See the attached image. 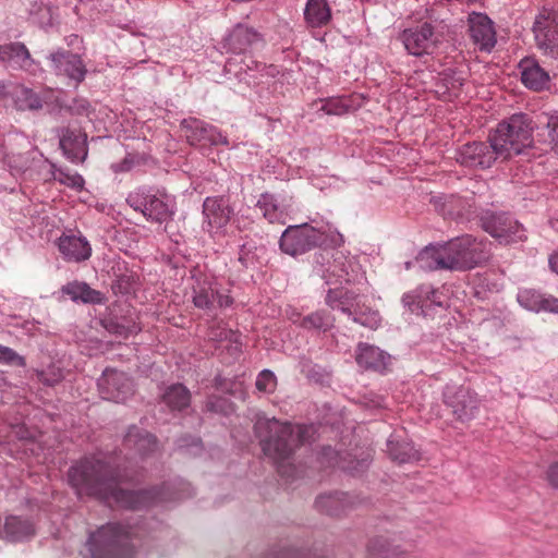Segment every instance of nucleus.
I'll list each match as a JSON object with an SVG mask.
<instances>
[{
	"label": "nucleus",
	"mask_w": 558,
	"mask_h": 558,
	"mask_svg": "<svg viewBox=\"0 0 558 558\" xmlns=\"http://www.w3.org/2000/svg\"><path fill=\"white\" fill-rule=\"evenodd\" d=\"M68 478L78 496L96 497L109 506L140 510L163 500L156 489L120 488L119 483L131 477L96 458H85L71 466Z\"/></svg>",
	"instance_id": "f257e3e1"
},
{
	"label": "nucleus",
	"mask_w": 558,
	"mask_h": 558,
	"mask_svg": "<svg viewBox=\"0 0 558 558\" xmlns=\"http://www.w3.org/2000/svg\"><path fill=\"white\" fill-rule=\"evenodd\" d=\"M262 448L268 458L277 464L282 476H291L293 466L290 459L294 451L313 435V427L292 425L276 418L258 417L254 425Z\"/></svg>",
	"instance_id": "f03ea898"
},
{
	"label": "nucleus",
	"mask_w": 558,
	"mask_h": 558,
	"mask_svg": "<svg viewBox=\"0 0 558 558\" xmlns=\"http://www.w3.org/2000/svg\"><path fill=\"white\" fill-rule=\"evenodd\" d=\"M487 243L472 235L452 239L442 245L427 246L416 257L425 270H468L488 259Z\"/></svg>",
	"instance_id": "7ed1b4c3"
},
{
	"label": "nucleus",
	"mask_w": 558,
	"mask_h": 558,
	"mask_svg": "<svg viewBox=\"0 0 558 558\" xmlns=\"http://www.w3.org/2000/svg\"><path fill=\"white\" fill-rule=\"evenodd\" d=\"M533 125L525 114H513L507 121L500 122L488 140L500 156L508 160L531 147Z\"/></svg>",
	"instance_id": "20e7f679"
},
{
	"label": "nucleus",
	"mask_w": 558,
	"mask_h": 558,
	"mask_svg": "<svg viewBox=\"0 0 558 558\" xmlns=\"http://www.w3.org/2000/svg\"><path fill=\"white\" fill-rule=\"evenodd\" d=\"M133 531L121 523H107L93 532L87 541L93 558H131Z\"/></svg>",
	"instance_id": "39448f33"
},
{
	"label": "nucleus",
	"mask_w": 558,
	"mask_h": 558,
	"mask_svg": "<svg viewBox=\"0 0 558 558\" xmlns=\"http://www.w3.org/2000/svg\"><path fill=\"white\" fill-rule=\"evenodd\" d=\"M126 203L148 220L162 223L170 220L175 213L174 199L167 194H150L145 191L130 193Z\"/></svg>",
	"instance_id": "423d86ee"
},
{
	"label": "nucleus",
	"mask_w": 558,
	"mask_h": 558,
	"mask_svg": "<svg viewBox=\"0 0 558 558\" xmlns=\"http://www.w3.org/2000/svg\"><path fill=\"white\" fill-rule=\"evenodd\" d=\"M327 235L325 231L303 223L300 226H290L280 238V248L283 253L291 256L304 254L316 246L326 244Z\"/></svg>",
	"instance_id": "0eeeda50"
},
{
	"label": "nucleus",
	"mask_w": 558,
	"mask_h": 558,
	"mask_svg": "<svg viewBox=\"0 0 558 558\" xmlns=\"http://www.w3.org/2000/svg\"><path fill=\"white\" fill-rule=\"evenodd\" d=\"M534 34L538 48L558 58V11L543 10L534 23Z\"/></svg>",
	"instance_id": "6e6552de"
},
{
	"label": "nucleus",
	"mask_w": 558,
	"mask_h": 558,
	"mask_svg": "<svg viewBox=\"0 0 558 558\" xmlns=\"http://www.w3.org/2000/svg\"><path fill=\"white\" fill-rule=\"evenodd\" d=\"M482 223L484 230L500 243L508 244L525 238L522 225L507 214H487Z\"/></svg>",
	"instance_id": "1a4fd4ad"
},
{
	"label": "nucleus",
	"mask_w": 558,
	"mask_h": 558,
	"mask_svg": "<svg viewBox=\"0 0 558 558\" xmlns=\"http://www.w3.org/2000/svg\"><path fill=\"white\" fill-rule=\"evenodd\" d=\"M445 403L452 409V414L462 423L470 422L478 413L480 402L476 395L463 387L448 386L444 392Z\"/></svg>",
	"instance_id": "9d476101"
},
{
	"label": "nucleus",
	"mask_w": 558,
	"mask_h": 558,
	"mask_svg": "<svg viewBox=\"0 0 558 558\" xmlns=\"http://www.w3.org/2000/svg\"><path fill=\"white\" fill-rule=\"evenodd\" d=\"M182 128L187 142L193 146L208 147L229 144L227 136L218 128L201 120H184Z\"/></svg>",
	"instance_id": "9b49d317"
},
{
	"label": "nucleus",
	"mask_w": 558,
	"mask_h": 558,
	"mask_svg": "<svg viewBox=\"0 0 558 558\" xmlns=\"http://www.w3.org/2000/svg\"><path fill=\"white\" fill-rule=\"evenodd\" d=\"M402 41L405 49L413 56L433 53L439 41V36L434 32L433 26L424 23L402 33Z\"/></svg>",
	"instance_id": "f8f14e48"
},
{
	"label": "nucleus",
	"mask_w": 558,
	"mask_h": 558,
	"mask_svg": "<svg viewBox=\"0 0 558 558\" xmlns=\"http://www.w3.org/2000/svg\"><path fill=\"white\" fill-rule=\"evenodd\" d=\"M104 399L124 402L133 395V383L123 372L107 368L98 381Z\"/></svg>",
	"instance_id": "ddd939ff"
},
{
	"label": "nucleus",
	"mask_w": 558,
	"mask_h": 558,
	"mask_svg": "<svg viewBox=\"0 0 558 558\" xmlns=\"http://www.w3.org/2000/svg\"><path fill=\"white\" fill-rule=\"evenodd\" d=\"M497 159H500L493 143L473 142L468 143L460 149L457 160L469 168H489Z\"/></svg>",
	"instance_id": "4468645a"
},
{
	"label": "nucleus",
	"mask_w": 558,
	"mask_h": 558,
	"mask_svg": "<svg viewBox=\"0 0 558 558\" xmlns=\"http://www.w3.org/2000/svg\"><path fill=\"white\" fill-rule=\"evenodd\" d=\"M204 228L211 234L220 232L230 221L232 209L223 196L207 197L203 203Z\"/></svg>",
	"instance_id": "2eb2a0df"
},
{
	"label": "nucleus",
	"mask_w": 558,
	"mask_h": 558,
	"mask_svg": "<svg viewBox=\"0 0 558 558\" xmlns=\"http://www.w3.org/2000/svg\"><path fill=\"white\" fill-rule=\"evenodd\" d=\"M50 60L57 75L68 77L76 85L84 81L86 68L78 54L62 50L51 53Z\"/></svg>",
	"instance_id": "dca6fc26"
},
{
	"label": "nucleus",
	"mask_w": 558,
	"mask_h": 558,
	"mask_svg": "<svg viewBox=\"0 0 558 558\" xmlns=\"http://www.w3.org/2000/svg\"><path fill=\"white\" fill-rule=\"evenodd\" d=\"M193 304L195 307L206 311H213L216 307H228L232 304V299L228 294L220 293L210 281H197L193 287Z\"/></svg>",
	"instance_id": "f3484780"
},
{
	"label": "nucleus",
	"mask_w": 558,
	"mask_h": 558,
	"mask_svg": "<svg viewBox=\"0 0 558 558\" xmlns=\"http://www.w3.org/2000/svg\"><path fill=\"white\" fill-rule=\"evenodd\" d=\"M469 33L474 45L481 50L490 51L496 44V32L489 17L482 13L469 16Z\"/></svg>",
	"instance_id": "a211bd4d"
},
{
	"label": "nucleus",
	"mask_w": 558,
	"mask_h": 558,
	"mask_svg": "<svg viewBox=\"0 0 558 558\" xmlns=\"http://www.w3.org/2000/svg\"><path fill=\"white\" fill-rule=\"evenodd\" d=\"M258 40L259 34L257 32L244 24H238L225 38L223 48L227 52L245 53Z\"/></svg>",
	"instance_id": "6ab92c4d"
},
{
	"label": "nucleus",
	"mask_w": 558,
	"mask_h": 558,
	"mask_svg": "<svg viewBox=\"0 0 558 558\" xmlns=\"http://www.w3.org/2000/svg\"><path fill=\"white\" fill-rule=\"evenodd\" d=\"M58 247L63 258L69 262H82L89 258L92 254L89 243L84 238L76 235L61 236Z\"/></svg>",
	"instance_id": "aec40b11"
},
{
	"label": "nucleus",
	"mask_w": 558,
	"mask_h": 558,
	"mask_svg": "<svg viewBox=\"0 0 558 558\" xmlns=\"http://www.w3.org/2000/svg\"><path fill=\"white\" fill-rule=\"evenodd\" d=\"M518 302L529 311L558 313V299L551 295L545 296L534 289L520 290Z\"/></svg>",
	"instance_id": "412c9836"
},
{
	"label": "nucleus",
	"mask_w": 558,
	"mask_h": 558,
	"mask_svg": "<svg viewBox=\"0 0 558 558\" xmlns=\"http://www.w3.org/2000/svg\"><path fill=\"white\" fill-rule=\"evenodd\" d=\"M87 136L81 129H66L60 138V146L72 160L83 161L87 156Z\"/></svg>",
	"instance_id": "4be33fe9"
},
{
	"label": "nucleus",
	"mask_w": 558,
	"mask_h": 558,
	"mask_svg": "<svg viewBox=\"0 0 558 558\" xmlns=\"http://www.w3.org/2000/svg\"><path fill=\"white\" fill-rule=\"evenodd\" d=\"M520 69L521 81L527 88L538 92L547 87L549 75L535 60H522Z\"/></svg>",
	"instance_id": "5701e85b"
},
{
	"label": "nucleus",
	"mask_w": 558,
	"mask_h": 558,
	"mask_svg": "<svg viewBox=\"0 0 558 558\" xmlns=\"http://www.w3.org/2000/svg\"><path fill=\"white\" fill-rule=\"evenodd\" d=\"M355 359L356 363L364 368L384 371L390 356L377 347L360 343Z\"/></svg>",
	"instance_id": "b1692460"
},
{
	"label": "nucleus",
	"mask_w": 558,
	"mask_h": 558,
	"mask_svg": "<svg viewBox=\"0 0 558 558\" xmlns=\"http://www.w3.org/2000/svg\"><path fill=\"white\" fill-rule=\"evenodd\" d=\"M0 59L14 69L31 70L34 64L29 51L21 43H12L0 47Z\"/></svg>",
	"instance_id": "393cba45"
},
{
	"label": "nucleus",
	"mask_w": 558,
	"mask_h": 558,
	"mask_svg": "<svg viewBox=\"0 0 558 558\" xmlns=\"http://www.w3.org/2000/svg\"><path fill=\"white\" fill-rule=\"evenodd\" d=\"M124 446L128 449H134L141 457H145L156 449L157 440L151 434L132 426L124 437Z\"/></svg>",
	"instance_id": "a878e982"
},
{
	"label": "nucleus",
	"mask_w": 558,
	"mask_h": 558,
	"mask_svg": "<svg viewBox=\"0 0 558 558\" xmlns=\"http://www.w3.org/2000/svg\"><path fill=\"white\" fill-rule=\"evenodd\" d=\"M3 533L4 537L9 541H24L35 534V525L26 518L9 515L5 518Z\"/></svg>",
	"instance_id": "bb28decb"
},
{
	"label": "nucleus",
	"mask_w": 558,
	"mask_h": 558,
	"mask_svg": "<svg viewBox=\"0 0 558 558\" xmlns=\"http://www.w3.org/2000/svg\"><path fill=\"white\" fill-rule=\"evenodd\" d=\"M304 20L312 28L326 26L331 20V8L327 0H307Z\"/></svg>",
	"instance_id": "cd10ccee"
},
{
	"label": "nucleus",
	"mask_w": 558,
	"mask_h": 558,
	"mask_svg": "<svg viewBox=\"0 0 558 558\" xmlns=\"http://www.w3.org/2000/svg\"><path fill=\"white\" fill-rule=\"evenodd\" d=\"M347 315L351 316L354 323L371 329H376L379 326L378 312L373 311L365 305V302L355 294V300L350 303V311H345Z\"/></svg>",
	"instance_id": "c85d7f7f"
},
{
	"label": "nucleus",
	"mask_w": 558,
	"mask_h": 558,
	"mask_svg": "<svg viewBox=\"0 0 558 558\" xmlns=\"http://www.w3.org/2000/svg\"><path fill=\"white\" fill-rule=\"evenodd\" d=\"M63 293L68 294L73 301H82L84 303L100 304L105 298L100 291L92 289L85 282H70L62 288Z\"/></svg>",
	"instance_id": "c756f323"
},
{
	"label": "nucleus",
	"mask_w": 558,
	"mask_h": 558,
	"mask_svg": "<svg viewBox=\"0 0 558 558\" xmlns=\"http://www.w3.org/2000/svg\"><path fill=\"white\" fill-rule=\"evenodd\" d=\"M11 95L17 110H38L43 107L41 99L25 86H14Z\"/></svg>",
	"instance_id": "7c9ffc66"
},
{
	"label": "nucleus",
	"mask_w": 558,
	"mask_h": 558,
	"mask_svg": "<svg viewBox=\"0 0 558 558\" xmlns=\"http://www.w3.org/2000/svg\"><path fill=\"white\" fill-rule=\"evenodd\" d=\"M257 208L270 223L284 225L287 222L288 213L278 206L271 195L263 194L257 202Z\"/></svg>",
	"instance_id": "2f4dec72"
},
{
	"label": "nucleus",
	"mask_w": 558,
	"mask_h": 558,
	"mask_svg": "<svg viewBox=\"0 0 558 558\" xmlns=\"http://www.w3.org/2000/svg\"><path fill=\"white\" fill-rule=\"evenodd\" d=\"M162 400L172 411H181L190 405L191 393L185 386L175 384L167 388Z\"/></svg>",
	"instance_id": "473e14b6"
},
{
	"label": "nucleus",
	"mask_w": 558,
	"mask_h": 558,
	"mask_svg": "<svg viewBox=\"0 0 558 558\" xmlns=\"http://www.w3.org/2000/svg\"><path fill=\"white\" fill-rule=\"evenodd\" d=\"M333 316L325 310L311 313L302 318L300 326L307 330L327 331L332 328Z\"/></svg>",
	"instance_id": "72a5a7b5"
},
{
	"label": "nucleus",
	"mask_w": 558,
	"mask_h": 558,
	"mask_svg": "<svg viewBox=\"0 0 558 558\" xmlns=\"http://www.w3.org/2000/svg\"><path fill=\"white\" fill-rule=\"evenodd\" d=\"M347 506V495L337 493L335 495L319 496L316 500V507L330 515H339Z\"/></svg>",
	"instance_id": "f704fd0d"
},
{
	"label": "nucleus",
	"mask_w": 558,
	"mask_h": 558,
	"mask_svg": "<svg viewBox=\"0 0 558 558\" xmlns=\"http://www.w3.org/2000/svg\"><path fill=\"white\" fill-rule=\"evenodd\" d=\"M353 300H355V294L343 288L330 289L326 295V304L332 310H340L342 313L350 311V303Z\"/></svg>",
	"instance_id": "c9c22d12"
},
{
	"label": "nucleus",
	"mask_w": 558,
	"mask_h": 558,
	"mask_svg": "<svg viewBox=\"0 0 558 558\" xmlns=\"http://www.w3.org/2000/svg\"><path fill=\"white\" fill-rule=\"evenodd\" d=\"M387 448L391 458L400 463L417 459V452L410 444H398L393 440H389Z\"/></svg>",
	"instance_id": "e433bc0d"
},
{
	"label": "nucleus",
	"mask_w": 558,
	"mask_h": 558,
	"mask_svg": "<svg viewBox=\"0 0 558 558\" xmlns=\"http://www.w3.org/2000/svg\"><path fill=\"white\" fill-rule=\"evenodd\" d=\"M255 385L258 391L271 393L277 387V378L271 371L264 369L258 374Z\"/></svg>",
	"instance_id": "4c0bfd02"
},
{
	"label": "nucleus",
	"mask_w": 558,
	"mask_h": 558,
	"mask_svg": "<svg viewBox=\"0 0 558 558\" xmlns=\"http://www.w3.org/2000/svg\"><path fill=\"white\" fill-rule=\"evenodd\" d=\"M106 328L109 332L118 335L120 337L126 338L132 333H136L140 328L136 326L135 323H123V322H114L110 320Z\"/></svg>",
	"instance_id": "58836bf2"
},
{
	"label": "nucleus",
	"mask_w": 558,
	"mask_h": 558,
	"mask_svg": "<svg viewBox=\"0 0 558 558\" xmlns=\"http://www.w3.org/2000/svg\"><path fill=\"white\" fill-rule=\"evenodd\" d=\"M0 362L9 365L25 366V359L13 349L0 344Z\"/></svg>",
	"instance_id": "ea45409f"
},
{
	"label": "nucleus",
	"mask_w": 558,
	"mask_h": 558,
	"mask_svg": "<svg viewBox=\"0 0 558 558\" xmlns=\"http://www.w3.org/2000/svg\"><path fill=\"white\" fill-rule=\"evenodd\" d=\"M350 109V104L347 99L336 98L329 99L324 106L323 110L328 114L341 116Z\"/></svg>",
	"instance_id": "a19ab883"
},
{
	"label": "nucleus",
	"mask_w": 558,
	"mask_h": 558,
	"mask_svg": "<svg viewBox=\"0 0 558 558\" xmlns=\"http://www.w3.org/2000/svg\"><path fill=\"white\" fill-rule=\"evenodd\" d=\"M547 129L553 148L558 153V113L547 118Z\"/></svg>",
	"instance_id": "79ce46f5"
},
{
	"label": "nucleus",
	"mask_w": 558,
	"mask_h": 558,
	"mask_svg": "<svg viewBox=\"0 0 558 558\" xmlns=\"http://www.w3.org/2000/svg\"><path fill=\"white\" fill-rule=\"evenodd\" d=\"M546 477L553 487L558 488V461L549 465Z\"/></svg>",
	"instance_id": "37998d69"
},
{
	"label": "nucleus",
	"mask_w": 558,
	"mask_h": 558,
	"mask_svg": "<svg viewBox=\"0 0 558 558\" xmlns=\"http://www.w3.org/2000/svg\"><path fill=\"white\" fill-rule=\"evenodd\" d=\"M445 81H447L446 86L449 92V96H457L460 87L462 86V80L459 77L457 80L452 78L450 81L445 78Z\"/></svg>",
	"instance_id": "c03bdc74"
},
{
	"label": "nucleus",
	"mask_w": 558,
	"mask_h": 558,
	"mask_svg": "<svg viewBox=\"0 0 558 558\" xmlns=\"http://www.w3.org/2000/svg\"><path fill=\"white\" fill-rule=\"evenodd\" d=\"M289 319L293 323V324H298L300 326V322L302 320L303 317H301V314L295 312L294 310L291 311V313H287Z\"/></svg>",
	"instance_id": "a18cd8bd"
},
{
	"label": "nucleus",
	"mask_w": 558,
	"mask_h": 558,
	"mask_svg": "<svg viewBox=\"0 0 558 558\" xmlns=\"http://www.w3.org/2000/svg\"><path fill=\"white\" fill-rule=\"evenodd\" d=\"M549 266L551 270L558 275V252L550 256Z\"/></svg>",
	"instance_id": "49530a36"
},
{
	"label": "nucleus",
	"mask_w": 558,
	"mask_h": 558,
	"mask_svg": "<svg viewBox=\"0 0 558 558\" xmlns=\"http://www.w3.org/2000/svg\"><path fill=\"white\" fill-rule=\"evenodd\" d=\"M342 243H343V239L340 233H336V234L331 235L330 244L337 246V245H341Z\"/></svg>",
	"instance_id": "de8ad7c7"
},
{
	"label": "nucleus",
	"mask_w": 558,
	"mask_h": 558,
	"mask_svg": "<svg viewBox=\"0 0 558 558\" xmlns=\"http://www.w3.org/2000/svg\"><path fill=\"white\" fill-rule=\"evenodd\" d=\"M69 180L71 181L70 182V185L72 186H76V187H81L82 186V183H83V179L82 177L80 175H74L72 178H69Z\"/></svg>",
	"instance_id": "09e8293b"
},
{
	"label": "nucleus",
	"mask_w": 558,
	"mask_h": 558,
	"mask_svg": "<svg viewBox=\"0 0 558 558\" xmlns=\"http://www.w3.org/2000/svg\"><path fill=\"white\" fill-rule=\"evenodd\" d=\"M338 277L343 280L344 282H351L353 279L351 278V276L349 275V272L347 271V269H341V274L338 275Z\"/></svg>",
	"instance_id": "8fccbe9b"
},
{
	"label": "nucleus",
	"mask_w": 558,
	"mask_h": 558,
	"mask_svg": "<svg viewBox=\"0 0 558 558\" xmlns=\"http://www.w3.org/2000/svg\"><path fill=\"white\" fill-rule=\"evenodd\" d=\"M40 380L52 386L54 383H57L59 380V378L50 380V379L46 378V376L44 374H40Z\"/></svg>",
	"instance_id": "3c124183"
},
{
	"label": "nucleus",
	"mask_w": 558,
	"mask_h": 558,
	"mask_svg": "<svg viewBox=\"0 0 558 558\" xmlns=\"http://www.w3.org/2000/svg\"><path fill=\"white\" fill-rule=\"evenodd\" d=\"M231 65H232V62L228 61L226 64V68L228 69V71H231Z\"/></svg>",
	"instance_id": "603ef678"
},
{
	"label": "nucleus",
	"mask_w": 558,
	"mask_h": 558,
	"mask_svg": "<svg viewBox=\"0 0 558 558\" xmlns=\"http://www.w3.org/2000/svg\"><path fill=\"white\" fill-rule=\"evenodd\" d=\"M410 267H411V263L410 262L405 263V268L410 269Z\"/></svg>",
	"instance_id": "864d4df0"
}]
</instances>
